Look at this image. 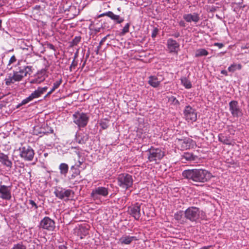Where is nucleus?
Wrapping results in <instances>:
<instances>
[{"mask_svg":"<svg viewBox=\"0 0 249 249\" xmlns=\"http://www.w3.org/2000/svg\"><path fill=\"white\" fill-rule=\"evenodd\" d=\"M182 175L184 178L202 183L208 181L213 177L211 173L202 169L185 170L183 171Z\"/></svg>","mask_w":249,"mask_h":249,"instance_id":"obj_1","label":"nucleus"},{"mask_svg":"<svg viewBox=\"0 0 249 249\" xmlns=\"http://www.w3.org/2000/svg\"><path fill=\"white\" fill-rule=\"evenodd\" d=\"M17 66L18 68L13 71V73L8 74L5 79V84L7 86L21 81L24 77L27 76L28 74H31L32 72V67L31 66L21 65L19 61Z\"/></svg>","mask_w":249,"mask_h":249,"instance_id":"obj_2","label":"nucleus"},{"mask_svg":"<svg viewBox=\"0 0 249 249\" xmlns=\"http://www.w3.org/2000/svg\"><path fill=\"white\" fill-rule=\"evenodd\" d=\"M184 217L191 222H197L199 219H206V213L196 207H189L184 212Z\"/></svg>","mask_w":249,"mask_h":249,"instance_id":"obj_3","label":"nucleus"},{"mask_svg":"<svg viewBox=\"0 0 249 249\" xmlns=\"http://www.w3.org/2000/svg\"><path fill=\"white\" fill-rule=\"evenodd\" d=\"M118 185L122 189L126 190L132 186V176L127 173H121L117 178Z\"/></svg>","mask_w":249,"mask_h":249,"instance_id":"obj_4","label":"nucleus"},{"mask_svg":"<svg viewBox=\"0 0 249 249\" xmlns=\"http://www.w3.org/2000/svg\"><path fill=\"white\" fill-rule=\"evenodd\" d=\"M54 194L58 198L66 201L74 196V192L70 189L56 187L54 188Z\"/></svg>","mask_w":249,"mask_h":249,"instance_id":"obj_5","label":"nucleus"},{"mask_svg":"<svg viewBox=\"0 0 249 249\" xmlns=\"http://www.w3.org/2000/svg\"><path fill=\"white\" fill-rule=\"evenodd\" d=\"M147 159L150 162H157L160 160L164 156V151L160 148L151 146L147 150Z\"/></svg>","mask_w":249,"mask_h":249,"instance_id":"obj_6","label":"nucleus"},{"mask_svg":"<svg viewBox=\"0 0 249 249\" xmlns=\"http://www.w3.org/2000/svg\"><path fill=\"white\" fill-rule=\"evenodd\" d=\"M20 157L25 161L33 160L35 152L33 149L28 145H21L18 149Z\"/></svg>","mask_w":249,"mask_h":249,"instance_id":"obj_7","label":"nucleus"},{"mask_svg":"<svg viewBox=\"0 0 249 249\" xmlns=\"http://www.w3.org/2000/svg\"><path fill=\"white\" fill-rule=\"evenodd\" d=\"M47 89V87H38V88L32 93L28 97L23 99L21 102L17 106V108L32 101L34 99L41 97V95L46 91Z\"/></svg>","mask_w":249,"mask_h":249,"instance_id":"obj_8","label":"nucleus"},{"mask_svg":"<svg viewBox=\"0 0 249 249\" xmlns=\"http://www.w3.org/2000/svg\"><path fill=\"white\" fill-rule=\"evenodd\" d=\"M73 122L79 127H84L87 125L89 117L87 113L76 112L72 115Z\"/></svg>","mask_w":249,"mask_h":249,"instance_id":"obj_9","label":"nucleus"},{"mask_svg":"<svg viewBox=\"0 0 249 249\" xmlns=\"http://www.w3.org/2000/svg\"><path fill=\"white\" fill-rule=\"evenodd\" d=\"M38 227L39 229L52 231L55 228V222L49 216H45L40 221Z\"/></svg>","mask_w":249,"mask_h":249,"instance_id":"obj_10","label":"nucleus"},{"mask_svg":"<svg viewBox=\"0 0 249 249\" xmlns=\"http://www.w3.org/2000/svg\"><path fill=\"white\" fill-rule=\"evenodd\" d=\"M108 193V188L99 186L92 190L90 195L92 199L96 200L100 199L101 197H106Z\"/></svg>","mask_w":249,"mask_h":249,"instance_id":"obj_11","label":"nucleus"},{"mask_svg":"<svg viewBox=\"0 0 249 249\" xmlns=\"http://www.w3.org/2000/svg\"><path fill=\"white\" fill-rule=\"evenodd\" d=\"M229 110L233 117H239L243 115L242 110L239 107L237 101H231L229 104Z\"/></svg>","mask_w":249,"mask_h":249,"instance_id":"obj_12","label":"nucleus"},{"mask_svg":"<svg viewBox=\"0 0 249 249\" xmlns=\"http://www.w3.org/2000/svg\"><path fill=\"white\" fill-rule=\"evenodd\" d=\"M183 114L186 120L188 122H194L197 119V113L196 110L190 106H186Z\"/></svg>","mask_w":249,"mask_h":249,"instance_id":"obj_13","label":"nucleus"},{"mask_svg":"<svg viewBox=\"0 0 249 249\" xmlns=\"http://www.w3.org/2000/svg\"><path fill=\"white\" fill-rule=\"evenodd\" d=\"M12 198L11 186H7L0 182V198L9 200Z\"/></svg>","mask_w":249,"mask_h":249,"instance_id":"obj_14","label":"nucleus"},{"mask_svg":"<svg viewBox=\"0 0 249 249\" xmlns=\"http://www.w3.org/2000/svg\"><path fill=\"white\" fill-rule=\"evenodd\" d=\"M141 204L136 203L128 208V211L130 214L136 220H139L141 216Z\"/></svg>","mask_w":249,"mask_h":249,"instance_id":"obj_15","label":"nucleus"},{"mask_svg":"<svg viewBox=\"0 0 249 249\" xmlns=\"http://www.w3.org/2000/svg\"><path fill=\"white\" fill-rule=\"evenodd\" d=\"M167 48L170 53L177 54L179 50V44L175 40L169 38L167 41Z\"/></svg>","mask_w":249,"mask_h":249,"instance_id":"obj_16","label":"nucleus"},{"mask_svg":"<svg viewBox=\"0 0 249 249\" xmlns=\"http://www.w3.org/2000/svg\"><path fill=\"white\" fill-rule=\"evenodd\" d=\"M46 71L45 69H42L40 71H38L34 79L30 81L31 84H40L43 82L46 78Z\"/></svg>","mask_w":249,"mask_h":249,"instance_id":"obj_17","label":"nucleus"},{"mask_svg":"<svg viewBox=\"0 0 249 249\" xmlns=\"http://www.w3.org/2000/svg\"><path fill=\"white\" fill-rule=\"evenodd\" d=\"M183 18L187 22H194L197 23L200 19L199 15L196 13L184 14L183 16Z\"/></svg>","mask_w":249,"mask_h":249,"instance_id":"obj_18","label":"nucleus"},{"mask_svg":"<svg viewBox=\"0 0 249 249\" xmlns=\"http://www.w3.org/2000/svg\"><path fill=\"white\" fill-rule=\"evenodd\" d=\"M89 140V135L84 132H77L75 134V140L79 144H85Z\"/></svg>","mask_w":249,"mask_h":249,"instance_id":"obj_19","label":"nucleus"},{"mask_svg":"<svg viewBox=\"0 0 249 249\" xmlns=\"http://www.w3.org/2000/svg\"><path fill=\"white\" fill-rule=\"evenodd\" d=\"M162 79L159 78L155 75H151L148 77V83L152 87L154 88H158L160 84Z\"/></svg>","mask_w":249,"mask_h":249,"instance_id":"obj_20","label":"nucleus"},{"mask_svg":"<svg viewBox=\"0 0 249 249\" xmlns=\"http://www.w3.org/2000/svg\"><path fill=\"white\" fill-rule=\"evenodd\" d=\"M0 162L9 169L12 167V162L9 159L8 156L2 152H0Z\"/></svg>","mask_w":249,"mask_h":249,"instance_id":"obj_21","label":"nucleus"},{"mask_svg":"<svg viewBox=\"0 0 249 249\" xmlns=\"http://www.w3.org/2000/svg\"><path fill=\"white\" fill-rule=\"evenodd\" d=\"M136 240H137V238L136 236L124 235L119 239V242L121 244L129 245L133 241Z\"/></svg>","mask_w":249,"mask_h":249,"instance_id":"obj_22","label":"nucleus"},{"mask_svg":"<svg viewBox=\"0 0 249 249\" xmlns=\"http://www.w3.org/2000/svg\"><path fill=\"white\" fill-rule=\"evenodd\" d=\"M218 141L224 144H231V137L228 135H225L223 133H220L218 135Z\"/></svg>","mask_w":249,"mask_h":249,"instance_id":"obj_23","label":"nucleus"},{"mask_svg":"<svg viewBox=\"0 0 249 249\" xmlns=\"http://www.w3.org/2000/svg\"><path fill=\"white\" fill-rule=\"evenodd\" d=\"M196 157L192 153L185 152L181 155V160L182 162L185 163L187 161H194L196 160Z\"/></svg>","mask_w":249,"mask_h":249,"instance_id":"obj_24","label":"nucleus"},{"mask_svg":"<svg viewBox=\"0 0 249 249\" xmlns=\"http://www.w3.org/2000/svg\"><path fill=\"white\" fill-rule=\"evenodd\" d=\"M73 150V152L76 154L78 157V159H85L86 157V151L79 147H72Z\"/></svg>","mask_w":249,"mask_h":249,"instance_id":"obj_25","label":"nucleus"},{"mask_svg":"<svg viewBox=\"0 0 249 249\" xmlns=\"http://www.w3.org/2000/svg\"><path fill=\"white\" fill-rule=\"evenodd\" d=\"M183 214L184 215L183 211H178L174 214V218L180 224H183L185 222V220L183 218Z\"/></svg>","mask_w":249,"mask_h":249,"instance_id":"obj_26","label":"nucleus"},{"mask_svg":"<svg viewBox=\"0 0 249 249\" xmlns=\"http://www.w3.org/2000/svg\"><path fill=\"white\" fill-rule=\"evenodd\" d=\"M181 84L186 89H190L192 87V85L190 81L186 77H182L180 78Z\"/></svg>","mask_w":249,"mask_h":249,"instance_id":"obj_27","label":"nucleus"},{"mask_svg":"<svg viewBox=\"0 0 249 249\" xmlns=\"http://www.w3.org/2000/svg\"><path fill=\"white\" fill-rule=\"evenodd\" d=\"M62 83V79H60L59 80L55 81L53 84V87L47 93V94L45 96L44 98H46L48 96L51 94L56 89H57L61 85Z\"/></svg>","mask_w":249,"mask_h":249,"instance_id":"obj_28","label":"nucleus"},{"mask_svg":"<svg viewBox=\"0 0 249 249\" xmlns=\"http://www.w3.org/2000/svg\"><path fill=\"white\" fill-rule=\"evenodd\" d=\"M109 18L115 21L117 23H121L124 21V18L120 17L119 15H115L112 12L110 14Z\"/></svg>","mask_w":249,"mask_h":249,"instance_id":"obj_29","label":"nucleus"},{"mask_svg":"<svg viewBox=\"0 0 249 249\" xmlns=\"http://www.w3.org/2000/svg\"><path fill=\"white\" fill-rule=\"evenodd\" d=\"M59 169L61 175L66 176L69 170V166L65 163H62L59 165Z\"/></svg>","mask_w":249,"mask_h":249,"instance_id":"obj_30","label":"nucleus"},{"mask_svg":"<svg viewBox=\"0 0 249 249\" xmlns=\"http://www.w3.org/2000/svg\"><path fill=\"white\" fill-rule=\"evenodd\" d=\"M242 68V66L240 64H231L230 67L228 68V71L230 72H233L236 70H240Z\"/></svg>","mask_w":249,"mask_h":249,"instance_id":"obj_31","label":"nucleus"},{"mask_svg":"<svg viewBox=\"0 0 249 249\" xmlns=\"http://www.w3.org/2000/svg\"><path fill=\"white\" fill-rule=\"evenodd\" d=\"M208 51L204 49H199L196 50L195 54L196 57H200L202 56H206L208 54Z\"/></svg>","mask_w":249,"mask_h":249,"instance_id":"obj_32","label":"nucleus"},{"mask_svg":"<svg viewBox=\"0 0 249 249\" xmlns=\"http://www.w3.org/2000/svg\"><path fill=\"white\" fill-rule=\"evenodd\" d=\"M28 203L30 205V207L28 208L31 210L34 211L36 210L38 208V206L35 201L32 199H29L28 200Z\"/></svg>","mask_w":249,"mask_h":249,"instance_id":"obj_33","label":"nucleus"},{"mask_svg":"<svg viewBox=\"0 0 249 249\" xmlns=\"http://www.w3.org/2000/svg\"><path fill=\"white\" fill-rule=\"evenodd\" d=\"M16 61H17L16 57L14 55H13V56H12L11 57V58H10V59L9 60L8 64L7 65V68L9 70H11L12 69V67L11 66V64L16 62Z\"/></svg>","mask_w":249,"mask_h":249,"instance_id":"obj_34","label":"nucleus"},{"mask_svg":"<svg viewBox=\"0 0 249 249\" xmlns=\"http://www.w3.org/2000/svg\"><path fill=\"white\" fill-rule=\"evenodd\" d=\"M61 5L63 6L62 9L64 12L69 11L70 9L73 7L68 2L65 3V2H63V3L61 4Z\"/></svg>","mask_w":249,"mask_h":249,"instance_id":"obj_35","label":"nucleus"},{"mask_svg":"<svg viewBox=\"0 0 249 249\" xmlns=\"http://www.w3.org/2000/svg\"><path fill=\"white\" fill-rule=\"evenodd\" d=\"M11 249H27L26 247L22 242L14 245Z\"/></svg>","mask_w":249,"mask_h":249,"instance_id":"obj_36","label":"nucleus"},{"mask_svg":"<svg viewBox=\"0 0 249 249\" xmlns=\"http://www.w3.org/2000/svg\"><path fill=\"white\" fill-rule=\"evenodd\" d=\"M130 25V23H127L125 25L124 27L123 28V29H122L121 32L120 33L121 35H122V36L124 35L125 34L129 32V28Z\"/></svg>","mask_w":249,"mask_h":249,"instance_id":"obj_37","label":"nucleus"},{"mask_svg":"<svg viewBox=\"0 0 249 249\" xmlns=\"http://www.w3.org/2000/svg\"><path fill=\"white\" fill-rule=\"evenodd\" d=\"M100 125L102 129H106L108 126V121L106 120H101L100 123Z\"/></svg>","mask_w":249,"mask_h":249,"instance_id":"obj_38","label":"nucleus"},{"mask_svg":"<svg viewBox=\"0 0 249 249\" xmlns=\"http://www.w3.org/2000/svg\"><path fill=\"white\" fill-rule=\"evenodd\" d=\"M192 140L190 139H186L183 141V144H185L183 148L187 149L190 147V142Z\"/></svg>","mask_w":249,"mask_h":249,"instance_id":"obj_39","label":"nucleus"},{"mask_svg":"<svg viewBox=\"0 0 249 249\" xmlns=\"http://www.w3.org/2000/svg\"><path fill=\"white\" fill-rule=\"evenodd\" d=\"M81 37L79 36H75L72 41L73 45H76L81 41Z\"/></svg>","mask_w":249,"mask_h":249,"instance_id":"obj_40","label":"nucleus"},{"mask_svg":"<svg viewBox=\"0 0 249 249\" xmlns=\"http://www.w3.org/2000/svg\"><path fill=\"white\" fill-rule=\"evenodd\" d=\"M169 101L171 102L174 105H178L179 104V101L174 96H171L169 98Z\"/></svg>","mask_w":249,"mask_h":249,"instance_id":"obj_41","label":"nucleus"},{"mask_svg":"<svg viewBox=\"0 0 249 249\" xmlns=\"http://www.w3.org/2000/svg\"><path fill=\"white\" fill-rule=\"evenodd\" d=\"M158 31L159 29L157 28H154L152 32L151 37L155 38L157 36Z\"/></svg>","mask_w":249,"mask_h":249,"instance_id":"obj_42","label":"nucleus"},{"mask_svg":"<svg viewBox=\"0 0 249 249\" xmlns=\"http://www.w3.org/2000/svg\"><path fill=\"white\" fill-rule=\"evenodd\" d=\"M77 65V62L75 61L74 59L73 60L70 67V70L71 71H72V69H75L76 66Z\"/></svg>","mask_w":249,"mask_h":249,"instance_id":"obj_43","label":"nucleus"},{"mask_svg":"<svg viewBox=\"0 0 249 249\" xmlns=\"http://www.w3.org/2000/svg\"><path fill=\"white\" fill-rule=\"evenodd\" d=\"M111 11H108V12H106V13H104L103 14H101L100 15H99L98 17V18H101V17H103L104 16H107L109 18V16H110V14H111Z\"/></svg>","mask_w":249,"mask_h":249,"instance_id":"obj_44","label":"nucleus"},{"mask_svg":"<svg viewBox=\"0 0 249 249\" xmlns=\"http://www.w3.org/2000/svg\"><path fill=\"white\" fill-rule=\"evenodd\" d=\"M85 159H78V163L76 164L77 167H80L81 165L84 162Z\"/></svg>","mask_w":249,"mask_h":249,"instance_id":"obj_45","label":"nucleus"},{"mask_svg":"<svg viewBox=\"0 0 249 249\" xmlns=\"http://www.w3.org/2000/svg\"><path fill=\"white\" fill-rule=\"evenodd\" d=\"M109 36V35H107V36H105L104 37H103L101 41L99 43V45L101 46L102 44L106 41V40L107 39V37Z\"/></svg>","mask_w":249,"mask_h":249,"instance_id":"obj_46","label":"nucleus"},{"mask_svg":"<svg viewBox=\"0 0 249 249\" xmlns=\"http://www.w3.org/2000/svg\"><path fill=\"white\" fill-rule=\"evenodd\" d=\"M214 46H217L219 49H221L224 46V45L223 43H214Z\"/></svg>","mask_w":249,"mask_h":249,"instance_id":"obj_47","label":"nucleus"},{"mask_svg":"<svg viewBox=\"0 0 249 249\" xmlns=\"http://www.w3.org/2000/svg\"><path fill=\"white\" fill-rule=\"evenodd\" d=\"M232 128H233V126L231 125V126H229L228 130L231 134H234V132L235 131V130H232Z\"/></svg>","mask_w":249,"mask_h":249,"instance_id":"obj_48","label":"nucleus"},{"mask_svg":"<svg viewBox=\"0 0 249 249\" xmlns=\"http://www.w3.org/2000/svg\"><path fill=\"white\" fill-rule=\"evenodd\" d=\"M172 36L175 38H178L180 36V33L178 32H177L174 34H172Z\"/></svg>","mask_w":249,"mask_h":249,"instance_id":"obj_49","label":"nucleus"},{"mask_svg":"<svg viewBox=\"0 0 249 249\" xmlns=\"http://www.w3.org/2000/svg\"><path fill=\"white\" fill-rule=\"evenodd\" d=\"M179 25L181 27H184L185 26V23L184 21H183V20H180L179 22Z\"/></svg>","mask_w":249,"mask_h":249,"instance_id":"obj_50","label":"nucleus"},{"mask_svg":"<svg viewBox=\"0 0 249 249\" xmlns=\"http://www.w3.org/2000/svg\"><path fill=\"white\" fill-rule=\"evenodd\" d=\"M101 48V46L99 45L96 48V49L95 50V52L97 54L99 53V51Z\"/></svg>","mask_w":249,"mask_h":249,"instance_id":"obj_51","label":"nucleus"},{"mask_svg":"<svg viewBox=\"0 0 249 249\" xmlns=\"http://www.w3.org/2000/svg\"><path fill=\"white\" fill-rule=\"evenodd\" d=\"M221 73L223 74L224 75H228L227 71L226 70H222L221 71Z\"/></svg>","mask_w":249,"mask_h":249,"instance_id":"obj_52","label":"nucleus"},{"mask_svg":"<svg viewBox=\"0 0 249 249\" xmlns=\"http://www.w3.org/2000/svg\"><path fill=\"white\" fill-rule=\"evenodd\" d=\"M59 249H67V247L65 245H61L59 247Z\"/></svg>","mask_w":249,"mask_h":249,"instance_id":"obj_53","label":"nucleus"},{"mask_svg":"<svg viewBox=\"0 0 249 249\" xmlns=\"http://www.w3.org/2000/svg\"><path fill=\"white\" fill-rule=\"evenodd\" d=\"M48 153H44V157H47V156H48Z\"/></svg>","mask_w":249,"mask_h":249,"instance_id":"obj_54","label":"nucleus"},{"mask_svg":"<svg viewBox=\"0 0 249 249\" xmlns=\"http://www.w3.org/2000/svg\"><path fill=\"white\" fill-rule=\"evenodd\" d=\"M1 27V20H0V28Z\"/></svg>","mask_w":249,"mask_h":249,"instance_id":"obj_55","label":"nucleus"},{"mask_svg":"<svg viewBox=\"0 0 249 249\" xmlns=\"http://www.w3.org/2000/svg\"><path fill=\"white\" fill-rule=\"evenodd\" d=\"M50 132L51 133H53V129H50Z\"/></svg>","mask_w":249,"mask_h":249,"instance_id":"obj_56","label":"nucleus"},{"mask_svg":"<svg viewBox=\"0 0 249 249\" xmlns=\"http://www.w3.org/2000/svg\"><path fill=\"white\" fill-rule=\"evenodd\" d=\"M51 48H53V45H51Z\"/></svg>","mask_w":249,"mask_h":249,"instance_id":"obj_57","label":"nucleus"}]
</instances>
